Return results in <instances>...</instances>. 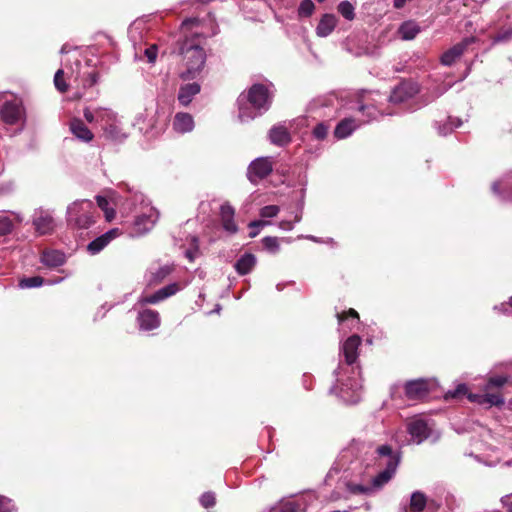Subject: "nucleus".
Instances as JSON below:
<instances>
[{
	"mask_svg": "<svg viewBox=\"0 0 512 512\" xmlns=\"http://www.w3.org/2000/svg\"><path fill=\"white\" fill-rule=\"evenodd\" d=\"M468 399L471 401V402H477L479 403V400L483 401V394L480 395V394H473V393H470L468 395Z\"/></svg>",
	"mask_w": 512,
	"mask_h": 512,
	"instance_id": "052dcab7",
	"label": "nucleus"
},
{
	"mask_svg": "<svg viewBox=\"0 0 512 512\" xmlns=\"http://www.w3.org/2000/svg\"><path fill=\"white\" fill-rule=\"evenodd\" d=\"M0 512H17V509L10 499L0 496Z\"/></svg>",
	"mask_w": 512,
	"mask_h": 512,
	"instance_id": "603ef678",
	"label": "nucleus"
},
{
	"mask_svg": "<svg viewBox=\"0 0 512 512\" xmlns=\"http://www.w3.org/2000/svg\"><path fill=\"white\" fill-rule=\"evenodd\" d=\"M436 387L433 379H416L406 382L405 395L409 400H421L426 398Z\"/></svg>",
	"mask_w": 512,
	"mask_h": 512,
	"instance_id": "f8f14e48",
	"label": "nucleus"
},
{
	"mask_svg": "<svg viewBox=\"0 0 512 512\" xmlns=\"http://www.w3.org/2000/svg\"><path fill=\"white\" fill-rule=\"evenodd\" d=\"M98 207L105 213L107 220H111L114 217V210L109 208V201L107 198L98 195L96 197Z\"/></svg>",
	"mask_w": 512,
	"mask_h": 512,
	"instance_id": "a19ab883",
	"label": "nucleus"
},
{
	"mask_svg": "<svg viewBox=\"0 0 512 512\" xmlns=\"http://www.w3.org/2000/svg\"><path fill=\"white\" fill-rule=\"evenodd\" d=\"M95 212L92 201L77 200L67 208V221L80 229H87L95 222Z\"/></svg>",
	"mask_w": 512,
	"mask_h": 512,
	"instance_id": "6e6552de",
	"label": "nucleus"
},
{
	"mask_svg": "<svg viewBox=\"0 0 512 512\" xmlns=\"http://www.w3.org/2000/svg\"><path fill=\"white\" fill-rule=\"evenodd\" d=\"M108 110L109 109L102 108V107L96 108L94 110L85 108L83 111V115L87 122L96 123V124L100 125L101 124L100 116L104 117V113H102V112H108Z\"/></svg>",
	"mask_w": 512,
	"mask_h": 512,
	"instance_id": "72a5a7b5",
	"label": "nucleus"
},
{
	"mask_svg": "<svg viewBox=\"0 0 512 512\" xmlns=\"http://www.w3.org/2000/svg\"><path fill=\"white\" fill-rule=\"evenodd\" d=\"M361 344L360 336H350L342 345L341 351L345 357L346 366L339 365L335 371L336 383L330 388V393L335 394L346 404H356L361 399L362 384L355 376H346L349 372L355 374L352 366L358 358V348Z\"/></svg>",
	"mask_w": 512,
	"mask_h": 512,
	"instance_id": "f03ea898",
	"label": "nucleus"
},
{
	"mask_svg": "<svg viewBox=\"0 0 512 512\" xmlns=\"http://www.w3.org/2000/svg\"><path fill=\"white\" fill-rule=\"evenodd\" d=\"M0 120L7 126L16 127L17 133L24 130L27 122V111L22 97L12 93L2 95Z\"/></svg>",
	"mask_w": 512,
	"mask_h": 512,
	"instance_id": "423d86ee",
	"label": "nucleus"
},
{
	"mask_svg": "<svg viewBox=\"0 0 512 512\" xmlns=\"http://www.w3.org/2000/svg\"><path fill=\"white\" fill-rule=\"evenodd\" d=\"M138 325L142 331L156 329L160 325L159 313L152 309H144L138 313Z\"/></svg>",
	"mask_w": 512,
	"mask_h": 512,
	"instance_id": "f3484780",
	"label": "nucleus"
},
{
	"mask_svg": "<svg viewBox=\"0 0 512 512\" xmlns=\"http://www.w3.org/2000/svg\"><path fill=\"white\" fill-rule=\"evenodd\" d=\"M462 125V120L460 118L448 117L447 120L441 124L439 122L435 123V127L438 131L439 135L446 136L451 133L455 128L460 127Z\"/></svg>",
	"mask_w": 512,
	"mask_h": 512,
	"instance_id": "7c9ffc66",
	"label": "nucleus"
},
{
	"mask_svg": "<svg viewBox=\"0 0 512 512\" xmlns=\"http://www.w3.org/2000/svg\"><path fill=\"white\" fill-rule=\"evenodd\" d=\"M277 510L279 512H305L306 504L304 497L283 500L279 503Z\"/></svg>",
	"mask_w": 512,
	"mask_h": 512,
	"instance_id": "bb28decb",
	"label": "nucleus"
},
{
	"mask_svg": "<svg viewBox=\"0 0 512 512\" xmlns=\"http://www.w3.org/2000/svg\"><path fill=\"white\" fill-rule=\"evenodd\" d=\"M13 230V223L7 216H0V236L9 234Z\"/></svg>",
	"mask_w": 512,
	"mask_h": 512,
	"instance_id": "09e8293b",
	"label": "nucleus"
},
{
	"mask_svg": "<svg viewBox=\"0 0 512 512\" xmlns=\"http://www.w3.org/2000/svg\"><path fill=\"white\" fill-rule=\"evenodd\" d=\"M500 188L504 191L503 199L512 202V175L506 176L499 182L493 183L492 190L495 194H500Z\"/></svg>",
	"mask_w": 512,
	"mask_h": 512,
	"instance_id": "c756f323",
	"label": "nucleus"
},
{
	"mask_svg": "<svg viewBox=\"0 0 512 512\" xmlns=\"http://www.w3.org/2000/svg\"><path fill=\"white\" fill-rule=\"evenodd\" d=\"M350 457L367 468H384L372 479L371 486L349 485V490L357 494H369L373 489H379L388 483L400 463V453L388 444L375 446L372 443L353 442L342 454L343 459Z\"/></svg>",
	"mask_w": 512,
	"mask_h": 512,
	"instance_id": "f257e3e1",
	"label": "nucleus"
},
{
	"mask_svg": "<svg viewBox=\"0 0 512 512\" xmlns=\"http://www.w3.org/2000/svg\"><path fill=\"white\" fill-rule=\"evenodd\" d=\"M337 317H338V320H339V323L342 324L345 320H348L349 318H351V326H349V329H352L354 327V324L353 323H357L359 321V315L357 313L356 310L354 309H349L347 313H338L337 314Z\"/></svg>",
	"mask_w": 512,
	"mask_h": 512,
	"instance_id": "79ce46f5",
	"label": "nucleus"
},
{
	"mask_svg": "<svg viewBox=\"0 0 512 512\" xmlns=\"http://www.w3.org/2000/svg\"><path fill=\"white\" fill-rule=\"evenodd\" d=\"M171 272V268L169 266L160 267L154 275V279L156 281H162L166 276H168Z\"/></svg>",
	"mask_w": 512,
	"mask_h": 512,
	"instance_id": "4d7b16f0",
	"label": "nucleus"
},
{
	"mask_svg": "<svg viewBox=\"0 0 512 512\" xmlns=\"http://www.w3.org/2000/svg\"><path fill=\"white\" fill-rule=\"evenodd\" d=\"M506 382H507V377L494 376L488 380L486 388L488 389L490 387H502Z\"/></svg>",
	"mask_w": 512,
	"mask_h": 512,
	"instance_id": "5fc2aeb1",
	"label": "nucleus"
},
{
	"mask_svg": "<svg viewBox=\"0 0 512 512\" xmlns=\"http://www.w3.org/2000/svg\"><path fill=\"white\" fill-rule=\"evenodd\" d=\"M419 93V86L413 81H403L391 92L388 100L392 104H403Z\"/></svg>",
	"mask_w": 512,
	"mask_h": 512,
	"instance_id": "4468645a",
	"label": "nucleus"
},
{
	"mask_svg": "<svg viewBox=\"0 0 512 512\" xmlns=\"http://www.w3.org/2000/svg\"><path fill=\"white\" fill-rule=\"evenodd\" d=\"M273 171V163L270 157H259L253 160L247 169V178L257 184L260 180L266 178Z\"/></svg>",
	"mask_w": 512,
	"mask_h": 512,
	"instance_id": "ddd939ff",
	"label": "nucleus"
},
{
	"mask_svg": "<svg viewBox=\"0 0 512 512\" xmlns=\"http://www.w3.org/2000/svg\"><path fill=\"white\" fill-rule=\"evenodd\" d=\"M278 227L284 231H291L294 228V222L291 220H282L278 223Z\"/></svg>",
	"mask_w": 512,
	"mask_h": 512,
	"instance_id": "13d9d810",
	"label": "nucleus"
},
{
	"mask_svg": "<svg viewBox=\"0 0 512 512\" xmlns=\"http://www.w3.org/2000/svg\"><path fill=\"white\" fill-rule=\"evenodd\" d=\"M137 215L133 221L129 235L131 237H141L150 232L159 219V212L151 205H146L142 210L136 212Z\"/></svg>",
	"mask_w": 512,
	"mask_h": 512,
	"instance_id": "1a4fd4ad",
	"label": "nucleus"
},
{
	"mask_svg": "<svg viewBox=\"0 0 512 512\" xmlns=\"http://www.w3.org/2000/svg\"><path fill=\"white\" fill-rule=\"evenodd\" d=\"M501 503L508 512H512V494L503 496L501 498Z\"/></svg>",
	"mask_w": 512,
	"mask_h": 512,
	"instance_id": "bf43d9fd",
	"label": "nucleus"
},
{
	"mask_svg": "<svg viewBox=\"0 0 512 512\" xmlns=\"http://www.w3.org/2000/svg\"><path fill=\"white\" fill-rule=\"evenodd\" d=\"M40 262L52 269L65 264L66 256L63 252L54 249H46L41 253Z\"/></svg>",
	"mask_w": 512,
	"mask_h": 512,
	"instance_id": "412c9836",
	"label": "nucleus"
},
{
	"mask_svg": "<svg viewBox=\"0 0 512 512\" xmlns=\"http://www.w3.org/2000/svg\"><path fill=\"white\" fill-rule=\"evenodd\" d=\"M474 40V37H466L461 42L452 46L450 49H448L442 54L440 58L441 63L444 66H451L453 63L456 62L457 59H459L463 55L467 47L471 43H473Z\"/></svg>",
	"mask_w": 512,
	"mask_h": 512,
	"instance_id": "dca6fc26",
	"label": "nucleus"
},
{
	"mask_svg": "<svg viewBox=\"0 0 512 512\" xmlns=\"http://www.w3.org/2000/svg\"><path fill=\"white\" fill-rule=\"evenodd\" d=\"M421 31L418 23L412 20L403 22L398 28V34L402 40H413Z\"/></svg>",
	"mask_w": 512,
	"mask_h": 512,
	"instance_id": "cd10ccee",
	"label": "nucleus"
},
{
	"mask_svg": "<svg viewBox=\"0 0 512 512\" xmlns=\"http://www.w3.org/2000/svg\"><path fill=\"white\" fill-rule=\"evenodd\" d=\"M337 11L344 19L348 21L355 19V7L350 1H341L337 6Z\"/></svg>",
	"mask_w": 512,
	"mask_h": 512,
	"instance_id": "2f4dec72",
	"label": "nucleus"
},
{
	"mask_svg": "<svg viewBox=\"0 0 512 512\" xmlns=\"http://www.w3.org/2000/svg\"><path fill=\"white\" fill-rule=\"evenodd\" d=\"M54 211L43 207L36 208L32 214V225L38 235L51 234L56 226Z\"/></svg>",
	"mask_w": 512,
	"mask_h": 512,
	"instance_id": "9b49d317",
	"label": "nucleus"
},
{
	"mask_svg": "<svg viewBox=\"0 0 512 512\" xmlns=\"http://www.w3.org/2000/svg\"><path fill=\"white\" fill-rule=\"evenodd\" d=\"M263 246L265 250L270 253H277L280 249L279 239L273 236H266L262 239Z\"/></svg>",
	"mask_w": 512,
	"mask_h": 512,
	"instance_id": "58836bf2",
	"label": "nucleus"
},
{
	"mask_svg": "<svg viewBox=\"0 0 512 512\" xmlns=\"http://www.w3.org/2000/svg\"><path fill=\"white\" fill-rule=\"evenodd\" d=\"M273 88L272 83H255L238 96V119L241 123H248L270 109L274 96Z\"/></svg>",
	"mask_w": 512,
	"mask_h": 512,
	"instance_id": "7ed1b4c3",
	"label": "nucleus"
},
{
	"mask_svg": "<svg viewBox=\"0 0 512 512\" xmlns=\"http://www.w3.org/2000/svg\"><path fill=\"white\" fill-rule=\"evenodd\" d=\"M512 40V27H509L507 29H503L499 31L494 37H493V43H504L509 42Z\"/></svg>",
	"mask_w": 512,
	"mask_h": 512,
	"instance_id": "a18cd8bd",
	"label": "nucleus"
},
{
	"mask_svg": "<svg viewBox=\"0 0 512 512\" xmlns=\"http://www.w3.org/2000/svg\"><path fill=\"white\" fill-rule=\"evenodd\" d=\"M200 90L201 87L197 82L181 85L177 99L182 106L186 107L192 102L193 98L200 93Z\"/></svg>",
	"mask_w": 512,
	"mask_h": 512,
	"instance_id": "4be33fe9",
	"label": "nucleus"
},
{
	"mask_svg": "<svg viewBox=\"0 0 512 512\" xmlns=\"http://www.w3.org/2000/svg\"><path fill=\"white\" fill-rule=\"evenodd\" d=\"M129 195L126 198L127 204L134 207L135 212L142 210L144 206L150 205L144 194L135 188H128Z\"/></svg>",
	"mask_w": 512,
	"mask_h": 512,
	"instance_id": "c85d7f7f",
	"label": "nucleus"
},
{
	"mask_svg": "<svg viewBox=\"0 0 512 512\" xmlns=\"http://www.w3.org/2000/svg\"><path fill=\"white\" fill-rule=\"evenodd\" d=\"M200 503L204 508H210L215 505V494L206 492L200 497Z\"/></svg>",
	"mask_w": 512,
	"mask_h": 512,
	"instance_id": "3c124183",
	"label": "nucleus"
},
{
	"mask_svg": "<svg viewBox=\"0 0 512 512\" xmlns=\"http://www.w3.org/2000/svg\"><path fill=\"white\" fill-rule=\"evenodd\" d=\"M184 254L185 257L191 262L197 258L199 255V241L197 237L193 236L191 238V245L188 249L185 250Z\"/></svg>",
	"mask_w": 512,
	"mask_h": 512,
	"instance_id": "ea45409f",
	"label": "nucleus"
},
{
	"mask_svg": "<svg viewBox=\"0 0 512 512\" xmlns=\"http://www.w3.org/2000/svg\"><path fill=\"white\" fill-rule=\"evenodd\" d=\"M299 238H305V239H308V240H311L313 242H317V243H320L321 240L313 235H306V236H299Z\"/></svg>",
	"mask_w": 512,
	"mask_h": 512,
	"instance_id": "69168bd1",
	"label": "nucleus"
},
{
	"mask_svg": "<svg viewBox=\"0 0 512 512\" xmlns=\"http://www.w3.org/2000/svg\"><path fill=\"white\" fill-rule=\"evenodd\" d=\"M315 10V4L312 0H302L298 7L299 17H310Z\"/></svg>",
	"mask_w": 512,
	"mask_h": 512,
	"instance_id": "e433bc0d",
	"label": "nucleus"
},
{
	"mask_svg": "<svg viewBox=\"0 0 512 512\" xmlns=\"http://www.w3.org/2000/svg\"><path fill=\"white\" fill-rule=\"evenodd\" d=\"M62 280H63V278H58V279H56V280L51 281V282H50V284H58V283H60Z\"/></svg>",
	"mask_w": 512,
	"mask_h": 512,
	"instance_id": "774afa93",
	"label": "nucleus"
},
{
	"mask_svg": "<svg viewBox=\"0 0 512 512\" xmlns=\"http://www.w3.org/2000/svg\"><path fill=\"white\" fill-rule=\"evenodd\" d=\"M269 140L277 146H285L291 141V136L287 128L283 125H275L269 130Z\"/></svg>",
	"mask_w": 512,
	"mask_h": 512,
	"instance_id": "a878e982",
	"label": "nucleus"
},
{
	"mask_svg": "<svg viewBox=\"0 0 512 512\" xmlns=\"http://www.w3.org/2000/svg\"><path fill=\"white\" fill-rule=\"evenodd\" d=\"M199 21L197 18H188V19H185L183 22H182V26L183 27H188L190 25H194V24H197Z\"/></svg>",
	"mask_w": 512,
	"mask_h": 512,
	"instance_id": "680f3d73",
	"label": "nucleus"
},
{
	"mask_svg": "<svg viewBox=\"0 0 512 512\" xmlns=\"http://www.w3.org/2000/svg\"><path fill=\"white\" fill-rule=\"evenodd\" d=\"M338 23V19L334 14L326 13L324 14L316 27V34L319 37H327L329 36L335 29Z\"/></svg>",
	"mask_w": 512,
	"mask_h": 512,
	"instance_id": "b1692460",
	"label": "nucleus"
},
{
	"mask_svg": "<svg viewBox=\"0 0 512 512\" xmlns=\"http://www.w3.org/2000/svg\"><path fill=\"white\" fill-rule=\"evenodd\" d=\"M271 222L269 221H264V220H255V221H252L249 223V237L251 238H254L256 237L259 233H260V230L262 227H264L265 225H270Z\"/></svg>",
	"mask_w": 512,
	"mask_h": 512,
	"instance_id": "c03bdc74",
	"label": "nucleus"
},
{
	"mask_svg": "<svg viewBox=\"0 0 512 512\" xmlns=\"http://www.w3.org/2000/svg\"><path fill=\"white\" fill-rule=\"evenodd\" d=\"M479 404H487L489 406H500L504 404V399L500 394L485 393L483 401L479 400Z\"/></svg>",
	"mask_w": 512,
	"mask_h": 512,
	"instance_id": "4c0bfd02",
	"label": "nucleus"
},
{
	"mask_svg": "<svg viewBox=\"0 0 512 512\" xmlns=\"http://www.w3.org/2000/svg\"><path fill=\"white\" fill-rule=\"evenodd\" d=\"M256 263L257 258L254 254L244 253L237 259L234 268L239 275L244 276L252 272Z\"/></svg>",
	"mask_w": 512,
	"mask_h": 512,
	"instance_id": "393cba45",
	"label": "nucleus"
},
{
	"mask_svg": "<svg viewBox=\"0 0 512 512\" xmlns=\"http://www.w3.org/2000/svg\"><path fill=\"white\" fill-rule=\"evenodd\" d=\"M302 220V211H297L294 215V223H299Z\"/></svg>",
	"mask_w": 512,
	"mask_h": 512,
	"instance_id": "338daca9",
	"label": "nucleus"
},
{
	"mask_svg": "<svg viewBox=\"0 0 512 512\" xmlns=\"http://www.w3.org/2000/svg\"><path fill=\"white\" fill-rule=\"evenodd\" d=\"M119 230L117 228L111 229L101 236L95 238L87 245V251L91 255H96L101 252L113 239L119 236Z\"/></svg>",
	"mask_w": 512,
	"mask_h": 512,
	"instance_id": "a211bd4d",
	"label": "nucleus"
},
{
	"mask_svg": "<svg viewBox=\"0 0 512 512\" xmlns=\"http://www.w3.org/2000/svg\"><path fill=\"white\" fill-rule=\"evenodd\" d=\"M427 504V498L424 493L415 491L411 495L410 507L413 511L420 512L424 510Z\"/></svg>",
	"mask_w": 512,
	"mask_h": 512,
	"instance_id": "473e14b6",
	"label": "nucleus"
},
{
	"mask_svg": "<svg viewBox=\"0 0 512 512\" xmlns=\"http://www.w3.org/2000/svg\"><path fill=\"white\" fill-rule=\"evenodd\" d=\"M44 279L41 276L23 278L19 281V287L22 289L37 288L42 286Z\"/></svg>",
	"mask_w": 512,
	"mask_h": 512,
	"instance_id": "f704fd0d",
	"label": "nucleus"
},
{
	"mask_svg": "<svg viewBox=\"0 0 512 512\" xmlns=\"http://www.w3.org/2000/svg\"><path fill=\"white\" fill-rule=\"evenodd\" d=\"M304 192H305V190L302 189L301 190V198H300V200H299V202L297 204V207H298L299 211H303V208H304Z\"/></svg>",
	"mask_w": 512,
	"mask_h": 512,
	"instance_id": "0e129e2a",
	"label": "nucleus"
},
{
	"mask_svg": "<svg viewBox=\"0 0 512 512\" xmlns=\"http://www.w3.org/2000/svg\"><path fill=\"white\" fill-rule=\"evenodd\" d=\"M181 287L178 283H171L165 287L159 289V294H161L163 300L166 298L175 295L178 291H180Z\"/></svg>",
	"mask_w": 512,
	"mask_h": 512,
	"instance_id": "49530a36",
	"label": "nucleus"
},
{
	"mask_svg": "<svg viewBox=\"0 0 512 512\" xmlns=\"http://www.w3.org/2000/svg\"><path fill=\"white\" fill-rule=\"evenodd\" d=\"M407 432L412 443L421 444L430 436L431 429L425 420L415 418L407 423Z\"/></svg>",
	"mask_w": 512,
	"mask_h": 512,
	"instance_id": "2eb2a0df",
	"label": "nucleus"
},
{
	"mask_svg": "<svg viewBox=\"0 0 512 512\" xmlns=\"http://www.w3.org/2000/svg\"><path fill=\"white\" fill-rule=\"evenodd\" d=\"M103 113L104 118L103 116H100L101 124L99 126L102 128L105 137L114 142L124 141L127 137V134L123 131L120 119L110 109L108 110V112Z\"/></svg>",
	"mask_w": 512,
	"mask_h": 512,
	"instance_id": "9d476101",
	"label": "nucleus"
},
{
	"mask_svg": "<svg viewBox=\"0 0 512 512\" xmlns=\"http://www.w3.org/2000/svg\"><path fill=\"white\" fill-rule=\"evenodd\" d=\"M179 54L182 56L184 66V69L180 72V78L183 80L196 78L206 62L204 49L194 40L185 39L180 44Z\"/></svg>",
	"mask_w": 512,
	"mask_h": 512,
	"instance_id": "0eeeda50",
	"label": "nucleus"
},
{
	"mask_svg": "<svg viewBox=\"0 0 512 512\" xmlns=\"http://www.w3.org/2000/svg\"><path fill=\"white\" fill-rule=\"evenodd\" d=\"M235 210L229 204H223L220 207V217L222 221V226L225 231L230 234H234L237 232L238 227L234 221Z\"/></svg>",
	"mask_w": 512,
	"mask_h": 512,
	"instance_id": "5701e85b",
	"label": "nucleus"
},
{
	"mask_svg": "<svg viewBox=\"0 0 512 512\" xmlns=\"http://www.w3.org/2000/svg\"><path fill=\"white\" fill-rule=\"evenodd\" d=\"M61 54H70L65 60L64 68L58 69L54 75V85L60 92H66L68 85L64 81V75L80 80L83 87H92L98 82L99 74L95 69H88V65L83 66L80 59V52L68 44H64L60 50Z\"/></svg>",
	"mask_w": 512,
	"mask_h": 512,
	"instance_id": "20e7f679",
	"label": "nucleus"
},
{
	"mask_svg": "<svg viewBox=\"0 0 512 512\" xmlns=\"http://www.w3.org/2000/svg\"><path fill=\"white\" fill-rule=\"evenodd\" d=\"M329 130V125L325 122L318 123L312 130V135L317 140H323L326 138Z\"/></svg>",
	"mask_w": 512,
	"mask_h": 512,
	"instance_id": "37998d69",
	"label": "nucleus"
},
{
	"mask_svg": "<svg viewBox=\"0 0 512 512\" xmlns=\"http://www.w3.org/2000/svg\"><path fill=\"white\" fill-rule=\"evenodd\" d=\"M451 86H437L435 87L428 95L423 96L422 105H427L428 103L436 100L440 96H442Z\"/></svg>",
	"mask_w": 512,
	"mask_h": 512,
	"instance_id": "c9c22d12",
	"label": "nucleus"
},
{
	"mask_svg": "<svg viewBox=\"0 0 512 512\" xmlns=\"http://www.w3.org/2000/svg\"><path fill=\"white\" fill-rule=\"evenodd\" d=\"M69 130L77 140L84 143H89L94 138L92 131L79 118H73L70 121Z\"/></svg>",
	"mask_w": 512,
	"mask_h": 512,
	"instance_id": "6ab92c4d",
	"label": "nucleus"
},
{
	"mask_svg": "<svg viewBox=\"0 0 512 512\" xmlns=\"http://www.w3.org/2000/svg\"><path fill=\"white\" fill-rule=\"evenodd\" d=\"M162 300H163V298H162L161 294H159V290H157L155 293H153L151 295H146V296L140 297L138 302L141 305H145V304H156Z\"/></svg>",
	"mask_w": 512,
	"mask_h": 512,
	"instance_id": "8fccbe9b",
	"label": "nucleus"
},
{
	"mask_svg": "<svg viewBox=\"0 0 512 512\" xmlns=\"http://www.w3.org/2000/svg\"><path fill=\"white\" fill-rule=\"evenodd\" d=\"M158 48L156 45H151L145 49L144 54L149 63H154L157 58Z\"/></svg>",
	"mask_w": 512,
	"mask_h": 512,
	"instance_id": "6e6d98bb",
	"label": "nucleus"
},
{
	"mask_svg": "<svg viewBox=\"0 0 512 512\" xmlns=\"http://www.w3.org/2000/svg\"><path fill=\"white\" fill-rule=\"evenodd\" d=\"M195 123L191 114L178 112L172 122L173 130L179 134L189 133L194 129Z\"/></svg>",
	"mask_w": 512,
	"mask_h": 512,
	"instance_id": "aec40b11",
	"label": "nucleus"
},
{
	"mask_svg": "<svg viewBox=\"0 0 512 512\" xmlns=\"http://www.w3.org/2000/svg\"><path fill=\"white\" fill-rule=\"evenodd\" d=\"M381 97L378 92L362 91L357 95L356 109L362 113L365 119L358 123L354 118H345L341 120L334 130V136L337 139H345L349 137L362 123H369L373 120H377L383 115H392V112H385L379 106V100Z\"/></svg>",
	"mask_w": 512,
	"mask_h": 512,
	"instance_id": "39448f33",
	"label": "nucleus"
},
{
	"mask_svg": "<svg viewBox=\"0 0 512 512\" xmlns=\"http://www.w3.org/2000/svg\"><path fill=\"white\" fill-rule=\"evenodd\" d=\"M494 310H497L501 313H507L508 311V308H507V305L505 303H501L500 305H495L494 306Z\"/></svg>",
	"mask_w": 512,
	"mask_h": 512,
	"instance_id": "e2e57ef3",
	"label": "nucleus"
},
{
	"mask_svg": "<svg viewBox=\"0 0 512 512\" xmlns=\"http://www.w3.org/2000/svg\"><path fill=\"white\" fill-rule=\"evenodd\" d=\"M467 386L465 384H459L454 390H449L446 393V398H457L467 393Z\"/></svg>",
	"mask_w": 512,
	"mask_h": 512,
	"instance_id": "864d4df0",
	"label": "nucleus"
},
{
	"mask_svg": "<svg viewBox=\"0 0 512 512\" xmlns=\"http://www.w3.org/2000/svg\"><path fill=\"white\" fill-rule=\"evenodd\" d=\"M280 211L279 206L277 205H267L260 209L259 215L262 218H273L278 215Z\"/></svg>",
	"mask_w": 512,
	"mask_h": 512,
	"instance_id": "de8ad7c7",
	"label": "nucleus"
}]
</instances>
